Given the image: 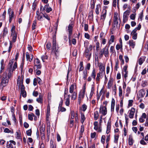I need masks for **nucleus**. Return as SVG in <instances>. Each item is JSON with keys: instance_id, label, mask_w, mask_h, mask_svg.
<instances>
[{"instance_id": "f257e3e1", "label": "nucleus", "mask_w": 148, "mask_h": 148, "mask_svg": "<svg viewBox=\"0 0 148 148\" xmlns=\"http://www.w3.org/2000/svg\"><path fill=\"white\" fill-rule=\"evenodd\" d=\"M34 70L35 73L36 74H40L41 71L40 70L41 68L40 60L38 58L36 59L34 61Z\"/></svg>"}, {"instance_id": "f03ea898", "label": "nucleus", "mask_w": 148, "mask_h": 148, "mask_svg": "<svg viewBox=\"0 0 148 148\" xmlns=\"http://www.w3.org/2000/svg\"><path fill=\"white\" fill-rule=\"evenodd\" d=\"M14 60H10L8 64V70L9 71L8 74H12L13 73V71L17 67V63L15 62L13 66L12 65L14 62Z\"/></svg>"}, {"instance_id": "7ed1b4c3", "label": "nucleus", "mask_w": 148, "mask_h": 148, "mask_svg": "<svg viewBox=\"0 0 148 148\" xmlns=\"http://www.w3.org/2000/svg\"><path fill=\"white\" fill-rule=\"evenodd\" d=\"M11 75H2L1 76L2 77L1 84L3 86H5L7 83L8 82V79Z\"/></svg>"}, {"instance_id": "20e7f679", "label": "nucleus", "mask_w": 148, "mask_h": 148, "mask_svg": "<svg viewBox=\"0 0 148 148\" xmlns=\"http://www.w3.org/2000/svg\"><path fill=\"white\" fill-rule=\"evenodd\" d=\"M109 54L108 47L106 46L102 49L99 53V57L101 58L104 54L106 57L108 56Z\"/></svg>"}, {"instance_id": "39448f33", "label": "nucleus", "mask_w": 148, "mask_h": 148, "mask_svg": "<svg viewBox=\"0 0 148 148\" xmlns=\"http://www.w3.org/2000/svg\"><path fill=\"white\" fill-rule=\"evenodd\" d=\"M56 39L53 38V39L52 51L55 53L56 56H58L59 54V50L58 49H56Z\"/></svg>"}, {"instance_id": "423d86ee", "label": "nucleus", "mask_w": 148, "mask_h": 148, "mask_svg": "<svg viewBox=\"0 0 148 148\" xmlns=\"http://www.w3.org/2000/svg\"><path fill=\"white\" fill-rule=\"evenodd\" d=\"M8 14L9 15V21L10 23L14 17V12L12 10V9L10 8L8 10Z\"/></svg>"}, {"instance_id": "0eeeda50", "label": "nucleus", "mask_w": 148, "mask_h": 148, "mask_svg": "<svg viewBox=\"0 0 148 148\" xmlns=\"http://www.w3.org/2000/svg\"><path fill=\"white\" fill-rule=\"evenodd\" d=\"M24 78V76L23 75H21L18 76L17 79V84L19 87L21 86V85L23 84V79Z\"/></svg>"}, {"instance_id": "6e6552de", "label": "nucleus", "mask_w": 148, "mask_h": 148, "mask_svg": "<svg viewBox=\"0 0 148 148\" xmlns=\"http://www.w3.org/2000/svg\"><path fill=\"white\" fill-rule=\"evenodd\" d=\"M73 25L72 24H70L68 26V31L69 32V39L70 42L71 41V36L72 34V31L73 27Z\"/></svg>"}, {"instance_id": "1a4fd4ad", "label": "nucleus", "mask_w": 148, "mask_h": 148, "mask_svg": "<svg viewBox=\"0 0 148 148\" xmlns=\"http://www.w3.org/2000/svg\"><path fill=\"white\" fill-rule=\"evenodd\" d=\"M99 113L103 115H105L107 113V110L106 106H101L99 109Z\"/></svg>"}, {"instance_id": "9d476101", "label": "nucleus", "mask_w": 148, "mask_h": 148, "mask_svg": "<svg viewBox=\"0 0 148 148\" xmlns=\"http://www.w3.org/2000/svg\"><path fill=\"white\" fill-rule=\"evenodd\" d=\"M135 111V109L133 108H132L131 109L129 110L128 116L130 118L133 119L134 118Z\"/></svg>"}, {"instance_id": "9b49d317", "label": "nucleus", "mask_w": 148, "mask_h": 148, "mask_svg": "<svg viewBox=\"0 0 148 148\" xmlns=\"http://www.w3.org/2000/svg\"><path fill=\"white\" fill-rule=\"evenodd\" d=\"M21 89V94L22 96L24 97H25L26 96V93L25 90V87L23 85H21V86L19 87Z\"/></svg>"}, {"instance_id": "f8f14e48", "label": "nucleus", "mask_w": 148, "mask_h": 148, "mask_svg": "<svg viewBox=\"0 0 148 148\" xmlns=\"http://www.w3.org/2000/svg\"><path fill=\"white\" fill-rule=\"evenodd\" d=\"M84 56L87 58H88V60H89L91 56V53H90L89 49L88 48L86 49L84 52Z\"/></svg>"}, {"instance_id": "ddd939ff", "label": "nucleus", "mask_w": 148, "mask_h": 148, "mask_svg": "<svg viewBox=\"0 0 148 148\" xmlns=\"http://www.w3.org/2000/svg\"><path fill=\"white\" fill-rule=\"evenodd\" d=\"M137 33L135 29H133L132 32L131 34L132 36V38L134 40H136L137 38Z\"/></svg>"}, {"instance_id": "4468645a", "label": "nucleus", "mask_w": 148, "mask_h": 148, "mask_svg": "<svg viewBox=\"0 0 148 148\" xmlns=\"http://www.w3.org/2000/svg\"><path fill=\"white\" fill-rule=\"evenodd\" d=\"M99 73L97 74H103L105 73V67L102 64H100L99 66Z\"/></svg>"}, {"instance_id": "2eb2a0df", "label": "nucleus", "mask_w": 148, "mask_h": 148, "mask_svg": "<svg viewBox=\"0 0 148 148\" xmlns=\"http://www.w3.org/2000/svg\"><path fill=\"white\" fill-rule=\"evenodd\" d=\"M15 27L14 25H12V28L11 29V36L15 35H17L15 31Z\"/></svg>"}, {"instance_id": "dca6fc26", "label": "nucleus", "mask_w": 148, "mask_h": 148, "mask_svg": "<svg viewBox=\"0 0 148 148\" xmlns=\"http://www.w3.org/2000/svg\"><path fill=\"white\" fill-rule=\"evenodd\" d=\"M134 141L133 140V137L132 135H129L128 138V144L130 145H133Z\"/></svg>"}, {"instance_id": "f3484780", "label": "nucleus", "mask_w": 148, "mask_h": 148, "mask_svg": "<svg viewBox=\"0 0 148 148\" xmlns=\"http://www.w3.org/2000/svg\"><path fill=\"white\" fill-rule=\"evenodd\" d=\"M145 91L143 89L140 90L139 92L138 96L139 97H143L145 94Z\"/></svg>"}, {"instance_id": "a211bd4d", "label": "nucleus", "mask_w": 148, "mask_h": 148, "mask_svg": "<svg viewBox=\"0 0 148 148\" xmlns=\"http://www.w3.org/2000/svg\"><path fill=\"white\" fill-rule=\"evenodd\" d=\"M4 60L3 59H2L1 60V70L0 71V73H2V72L4 69L5 65L4 64Z\"/></svg>"}, {"instance_id": "6ab92c4d", "label": "nucleus", "mask_w": 148, "mask_h": 148, "mask_svg": "<svg viewBox=\"0 0 148 148\" xmlns=\"http://www.w3.org/2000/svg\"><path fill=\"white\" fill-rule=\"evenodd\" d=\"M129 44L130 47L134 48L135 46L136 43L133 40H130L129 41Z\"/></svg>"}, {"instance_id": "aec40b11", "label": "nucleus", "mask_w": 148, "mask_h": 148, "mask_svg": "<svg viewBox=\"0 0 148 148\" xmlns=\"http://www.w3.org/2000/svg\"><path fill=\"white\" fill-rule=\"evenodd\" d=\"M115 104V101L113 98H112L111 101V111L112 112L114 111V107Z\"/></svg>"}, {"instance_id": "412c9836", "label": "nucleus", "mask_w": 148, "mask_h": 148, "mask_svg": "<svg viewBox=\"0 0 148 148\" xmlns=\"http://www.w3.org/2000/svg\"><path fill=\"white\" fill-rule=\"evenodd\" d=\"M37 19L39 20H40L42 18V16L41 13L39 12V10H37L36 12Z\"/></svg>"}, {"instance_id": "4be33fe9", "label": "nucleus", "mask_w": 148, "mask_h": 148, "mask_svg": "<svg viewBox=\"0 0 148 148\" xmlns=\"http://www.w3.org/2000/svg\"><path fill=\"white\" fill-rule=\"evenodd\" d=\"M75 86V84L74 83L72 84L70 86L69 88V92L71 93H72L74 92H73V91L74 90Z\"/></svg>"}, {"instance_id": "5701e85b", "label": "nucleus", "mask_w": 148, "mask_h": 148, "mask_svg": "<svg viewBox=\"0 0 148 148\" xmlns=\"http://www.w3.org/2000/svg\"><path fill=\"white\" fill-rule=\"evenodd\" d=\"M111 128V124L110 123L108 122L107 123V130L106 133L108 134L110 132Z\"/></svg>"}, {"instance_id": "b1692460", "label": "nucleus", "mask_w": 148, "mask_h": 148, "mask_svg": "<svg viewBox=\"0 0 148 148\" xmlns=\"http://www.w3.org/2000/svg\"><path fill=\"white\" fill-rule=\"evenodd\" d=\"M101 9V6L100 4H98L97 5L96 8L95 9V12L97 14H99V10Z\"/></svg>"}, {"instance_id": "393cba45", "label": "nucleus", "mask_w": 148, "mask_h": 148, "mask_svg": "<svg viewBox=\"0 0 148 148\" xmlns=\"http://www.w3.org/2000/svg\"><path fill=\"white\" fill-rule=\"evenodd\" d=\"M94 129L98 132H101V127L100 126H95L94 127Z\"/></svg>"}, {"instance_id": "a878e982", "label": "nucleus", "mask_w": 148, "mask_h": 148, "mask_svg": "<svg viewBox=\"0 0 148 148\" xmlns=\"http://www.w3.org/2000/svg\"><path fill=\"white\" fill-rule=\"evenodd\" d=\"M36 101L39 103H42L43 99L41 95H40L39 97L36 99Z\"/></svg>"}, {"instance_id": "bb28decb", "label": "nucleus", "mask_w": 148, "mask_h": 148, "mask_svg": "<svg viewBox=\"0 0 148 148\" xmlns=\"http://www.w3.org/2000/svg\"><path fill=\"white\" fill-rule=\"evenodd\" d=\"M115 39L114 36L113 35H111L110 36V38L108 42L109 45H110L114 41Z\"/></svg>"}, {"instance_id": "cd10ccee", "label": "nucleus", "mask_w": 148, "mask_h": 148, "mask_svg": "<svg viewBox=\"0 0 148 148\" xmlns=\"http://www.w3.org/2000/svg\"><path fill=\"white\" fill-rule=\"evenodd\" d=\"M118 18L117 17L116 14H115L114 17V25H117L118 23Z\"/></svg>"}, {"instance_id": "c85d7f7f", "label": "nucleus", "mask_w": 148, "mask_h": 148, "mask_svg": "<svg viewBox=\"0 0 148 148\" xmlns=\"http://www.w3.org/2000/svg\"><path fill=\"white\" fill-rule=\"evenodd\" d=\"M113 81V79H110L109 80L108 84V88L110 89V88L112 84Z\"/></svg>"}, {"instance_id": "c756f323", "label": "nucleus", "mask_w": 148, "mask_h": 148, "mask_svg": "<svg viewBox=\"0 0 148 148\" xmlns=\"http://www.w3.org/2000/svg\"><path fill=\"white\" fill-rule=\"evenodd\" d=\"M86 118L84 113H81V121L82 123H83L85 121Z\"/></svg>"}, {"instance_id": "7c9ffc66", "label": "nucleus", "mask_w": 148, "mask_h": 148, "mask_svg": "<svg viewBox=\"0 0 148 148\" xmlns=\"http://www.w3.org/2000/svg\"><path fill=\"white\" fill-rule=\"evenodd\" d=\"M99 116V114L98 111H95L94 114V119L95 120H97Z\"/></svg>"}, {"instance_id": "2f4dec72", "label": "nucleus", "mask_w": 148, "mask_h": 148, "mask_svg": "<svg viewBox=\"0 0 148 148\" xmlns=\"http://www.w3.org/2000/svg\"><path fill=\"white\" fill-rule=\"evenodd\" d=\"M71 95V99L73 100H75L76 99L77 94L76 92H74Z\"/></svg>"}, {"instance_id": "473e14b6", "label": "nucleus", "mask_w": 148, "mask_h": 148, "mask_svg": "<svg viewBox=\"0 0 148 148\" xmlns=\"http://www.w3.org/2000/svg\"><path fill=\"white\" fill-rule=\"evenodd\" d=\"M85 92L82 91L80 92L79 94V97L83 99L84 97Z\"/></svg>"}, {"instance_id": "72a5a7b5", "label": "nucleus", "mask_w": 148, "mask_h": 148, "mask_svg": "<svg viewBox=\"0 0 148 148\" xmlns=\"http://www.w3.org/2000/svg\"><path fill=\"white\" fill-rule=\"evenodd\" d=\"M6 147L8 148H13V145L10 142V141L7 142Z\"/></svg>"}, {"instance_id": "f704fd0d", "label": "nucleus", "mask_w": 148, "mask_h": 148, "mask_svg": "<svg viewBox=\"0 0 148 148\" xmlns=\"http://www.w3.org/2000/svg\"><path fill=\"white\" fill-rule=\"evenodd\" d=\"M87 107V106L85 104H84L82 106L81 109L83 111L85 112L86 110Z\"/></svg>"}, {"instance_id": "c9c22d12", "label": "nucleus", "mask_w": 148, "mask_h": 148, "mask_svg": "<svg viewBox=\"0 0 148 148\" xmlns=\"http://www.w3.org/2000/svg\"><path fill=\"white\" fill-rule=\"evenodd\" d=\"M144 61L145 59L144 58H140L138 61L139 64L140 65H141Z\"/></svg>"}, {"instance_id": "e433bc0d", "label": "nucleus", "mask_w": 148, "mask_h": 148, "mask_svg": "<svg viewBox=\"0 0 148 148\" xmlns=\"http://www.w3.org/2000/svg\"><path fill=\"white\" fill-rule=\"evenodd\" d=\"M8 33V29L7 27H5L3 30V36H5Z\"/></svg>"}, {"instance_id": "4c0bfd02", "label": "nucleus", "mask_w": 148, "mask_h": 148, "mask_svg": "<svg viewBox=\"0 0 148 148\" xmlns=\"http://www.w3.org/2000/svg\"><path fill=\"white\" fill-rule=\"evenodd\" d=\"M119 135H115L114 136V143H117L119 139Z\"/></svg>"}, {"instance_id": "58836bf2", "label": "nucleus", "mask_w": 148, "mask_h": 148, "mask_svg": "<svg viewBox=\"0 0 148 148\" xmlns=\"http://www.w3.org/2000/svg\"><path fill=\"white\" fill-rule=\"evenodd\" d=\"M119 61L117 59L115 61V69L116 71H117V69L119 68Z\"/></svg>"}, {"instance_id": "ea45409f", "label": "nucleus", "mask_w": 148, "mask_h": 148, "mask_svg": "<svg viewBox=\"0 0 148 148\" xmlns=\"http://www.w3.org/2000/svg\"><path fill=\"white\" fill-rule=\"evenodd\" d=\"M106 137L105 135H102L101 137V142L103 144L105 143Z\"/></svg>"}, {"instance_id": "a19ab883", "label": "nucleus", "mask_w": 148, "mask_h": 148, "mask_svg": "<svg viewBox=\"0 0 148 148\" xmlns=\"http://www.w3.org/2000/svg\"><path fill=\"white\" fill-rule=\"evenodd\" d=\"M24 62H22L20 66V69L21 70V74L24 73V72H23V66H24Z\"/></svg>"}, {"instance_id": "79ce46f5", "label": "nucleus", "mask_w": 148, "mask_h": 148, "mask_svg": "<svg viewBox=\"0 0 148 148\" xmlns=\"http://www.w3.org/2000/svg\"><path fill=\"white\" fill-rule=\"evenodd\" d=\"M65 105L67 106H69L70 105V101L69 98H66V99Z\"/></svg>"}, {"instance_id": "37998d69", "label": "nucleus", "mask_w": 148, "mask_h": 148, "mask_svg": "<svg viewBox=\"0 0 148 148\" xmlns=\"http://www.w3.org/2000/svg\"><path fill=\"white\" fill-rule=\"evenodd\" d=\"M36 20H35L33 22V23L32 25V29L34 30L36 28Z\"/></svg>"}, {"instance_id": "c03bdc74", "label": "nucleus", "mask_w": 148, "mask_h": 148, "mask_svg": "<svg viewBox=\"0 0 148 148\" xmlns=\"http://www.w3.org/2000/svg\"><path fill=\"white\" fill-rule=\"evenodd\" d=\"M106 143H109L108 142L110 141V134L107 135L106 136Z\"/></svg>"}, {"instance_id": "a18cd8bd", "label": "nucleus", "mask_w": 148, "mask_h": 148, "mask_svg": "<svg viewBox=\"0 0 148 148\" xmlns=\"http://www.w3.org/2000/svg\"><path fill=\"white\" fill-rule=\"evenodd\" d=\"M128 67L127 65H125L123 68V71L125 72V74H127L128 73V71H127V69Z\"/></svg>"}, {"instance_id": "49530a36", "label": "nucleus", "mask_w": 148, "mask_h": 148, "mask_svg": "<svg viewBox=\"0 0 148 148\" xmlns=\"http://www.w3.org/2000/svg\"><path fill=\"white\" fill-rule=\"evenodd\" d=\"M130 11L129 10H127L124 13L123 15L127 16L130 14Z\"/></svg>"}, {"instance_id": "de8ad7c7", "label": "nucleus", "mask_w": 148, "mask_h": 148, "mask_svg": "<svg viewBox=\"0 0 148 148\" xmlns=\"http://www.w3.org/2000/svg\"><path fill=\"white\" fill-rule=\"evenodd\" d=\"M119 96L120 97H121L122 94V91L121 87V86H120L119 87Z\"/></svg>"}, {"instance_id": "09e8293b", "label": "nucleus", "mask_w": 148, "mask_h": 148, "mask_svg": "<svg viewBox=\"0 0 148 148\" xmlns=\"http://www.w3.org/2000/svg\"><path fill=\"white\" fill-rule=\"evenodd\" d=\"M12 41L13 42H15L16 41L17 37V35H15L14 36H12Z\"/></svg>"}, {"instance_id": "8fccbe9b", "label": "nucleus", "mask_w": 148, "mask_h": 148, "mask_svg": "<svg viewBox=\"0 0 148 148\" xmlns=\"http://www.w3.org/2000/svg\"><path fill=\"white\" fill-rule=\"evenodd\" d=\"M26 57L27 60L29 61H30V55H29V53L27 52L26 53Z\"/></svg>"}, {"instance_id": "3c124183", "label": "nucleus", "mask_w": 148, "mask_h": 148, "mask_svg": "<svg viewBox=\"0 0 148 148\" xmlns=\"http://www.w3.org/2000/svg\"><path fill=\"white\" fill-rule=\"evenodd\" d=\"M32 131L31 129H29L26 131V134L27 136H30L31 135Z\"/></svg>"}, {"instance_id": "603ef678", "label": "nucleus", "mask_w": 148, "mask_h": 148, "mask_svg": "<svg viewBox=\"0 0 148 148\" xmlns=\"http://www.w3.org/2000/svg\"><path fill=\"white\" fill-rule=\"evenodd\" d=\"M48 58V56L46 55H43L41 57L42 60L43 62L45 61V59H47Z\"/></svg>"}, {"instance_id": "864d4df0", "label": "nucleus", "mask_w": 148, "mask_h": 148, "mask_svg": "<svg viewBox=\"0 0 148 148\" xmlns=\"http://www.w3.org/2000/svg\"><path fill=\"white\" fill-rule=\"evenodd\" d=\"M107 13V10L105 9H103L102 10V14L101 15L105 16L106 17Z\"/></svg>"}, {"instance_id": "5fc2aeb1", "label": "nucleus", "mask_w": 148, "mask_h": 148, "mask_svg": "<svg viewBox=\"0 0 148 148\" xmlns=\"http://www.w3.org/2000/svg\"><path fill=\"white\" fill-rule=\"evenodd\" d=\"M51 44L50 43H48L46 45V48L47 50H49L51 47Z\"/></svg>"}, {"instance_id": "6e6d98bb", "label": "nucleus", "mask_w": 148, "mask_h": 148, "mask_svg": "<svg viewBox=\"0 0 148 148\" xmlns=\"http://www.w3.org/2000/svg\"><path fill=\"white\" fill-rule=\"evenodd\" d=\"M127 16L123 15V23H125L127 21Z\"/></svg>"}, {"instance_id": "4d7b16f0", "label": "nucleus", "mask_w": 148, "mask_h": 148, "mask_svg": "<svg viewBox=\"0 0 148 148\" xmlns=\"http://www.w3.org/2000/svg\"><path fill=\"white\" fill-rule=\"evenodd\" d=\"M121 46V45H119V44H117L116 46V49L117 50H119L120 49H122L123 45L122 46V47Z\"/></svg>"}, {"instance_id": "13d9d810", "label": "nucleus", "mask_w": 148, "mask_h": 148, "mask_svg": "<svg viewBox=\"0 0 148 148\" xmlns=\"http://www.w3.org/2000/svg\"><path fill=\"white\" fill-rule=\"evenodd\" d=\"M66 110V109L65 108L62 107H61L60 108H59L58 109V111L62 112L65 111Z\"/></svg>"}, {"instance_id": "bf43d9fd", "label": "nucleus", "mask_w": 148, "mask_h": 148, "mask_svg": "<svg viewBox=\"0 0 148 148\" xmlns=\"http://www.w3.org/2000/svg\"><path fill=\"white\" fill-rule=\"evenodd\" d=\"M45 10L47 13H49L52 11V9L51 7H49L46 8Z\"/></svg>"}, {"instance_id": "052dcab7", "label": "nucleus", "mask_w": 148, "mask_h": 148, "mask_svg": "<svg viewBox=\"0 0 148 148\" xmlns=\"http://www.w3.org/2000/svg\"><path fill=\"white\" fill-rule=\"evenodd\" d=\"M135 15L136 14H131L130 16V19L133 20L135 19Z\"/></svg>"}, {"instance_id": "680f3d73", "label": "nucleus", "mask_w": 148, "mask_h": 148, "mask_svg": "<svg viewBox=\"0 0 148 148\" xmlns=\"http://www.w3.org/2000/svg\"><path fill=\"white\" fill-rule=\"evenodd\" d=\"M96 50L97 51H98L99 48V42H97L96 43Z\"/></svg>"}, {"instance_id": "e2e57ef3", "label": "nucleus", "mask_w": 148, "mask_h": 148, "mask_svg": "<svg viewBox=\"0 0 148 148\" xmlns=\"http://www.w3.org/2000/svg\"><path fill=\"white\" fill-rule=\"evenodd\" d=\"M94 89L92 87L91 89V91L90 93V97H92V96L94 92Z\"/></svg>"}, {"instance_id": "0e129e2a", "label": "nucleus", "mask_w": 148, "mask_h": 148, "mask_svg": "<svg viewBox=\"0 0 148 148\" xmlns=\"http://www.w3.org/2000/svg\"><path fill=\"white\" fill-rule=\"evenodd\" d=\"M114 47L113 46H111L110 47V51L111 53H114L115 51H114Z\"/></svg>"}, {"instance_id": "69168bd1", "label": "nucleus", "mask_w": 148, "mask_h": 148, "mask_svg": "<svg viewBox=\"0 0 148 148\" xmlns=\"http://www.w3.org/2000/svg\"><path fill=\"white\" fill-rule=\"evenodd\" d=\"M4 132H5L7 133H9L11 132V130L8 128H5L4 130Z\"/></svg>"}, {"instance_id": "338daca9", "label": "nucleus", "mask_w": 148, "mask_h": 148, "mask_svg": "<svg viewBox=\"0 0 148 148\" xmlns=\"http://www.w3.org/2000/svg\"><path fill=\"white\" fill-rule=\"evenodd\" d=\"M96 133L95 132H94L93 133H92L91 134V137L92 138H94L96 135Z\"/></svg>"}, {"instance_id": "774afa93", "label": "nucleus", "mask_w": 148, "mask_h": 148, "mask_svg": "<svg viewBox=\"0 0 148 148\" xmlns=\"http://www.w3.org/2000/svg\"><path fill=\"white\" fill-rule=\"evenodd\" d=\"M57 138L58 141L59 142L61 140V137L58 134H57Z\"/></svg>"}]
</instances>
